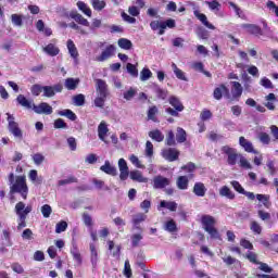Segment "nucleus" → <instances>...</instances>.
I'll list each match as a JSON object with an SVG mask.
<instances>
[{
    "label": "nucleus",
    "instance_id": "obj_1",
    "mask_svg": "<svg viewBox=\"0 0 278 278\" xmlns=\"http://www.w3.org/2000/svg\"><path fill=\"white\" fill-rule=\"evenodd\" d=\"M96 99L93 100V105L103 110L105 108V101L110 97V90L108 89V83L103 79H96Z\"/></svg>",
    "mask_w": 278,
    "mask_h": 278
},
{
    "label": "nucleus",
    "instance_id": "obj_2",
    "mask_svg": "<svg viewBox=\"0 0 278 278\" xmlns=\"http://www.w3.org/2000/svg\"><path fill=\"white\" fill-rule=\"evenodd\" d=\"M9 184L11 192L21 194V197L25 200L27 199V194L29 193V189L27 188V182L25 180V176H17L14 181V173L9 175Z\"/></svg>",
    "mask_w": 278,
    "mask_h": 278
},
{
    "label": "nucleus",
    "instance_id": "obj_3",
    "mask_svg": "<svg viewBox=\"0 0 278 278\" xmlns=\"http://www.w3.org/2000/svg\"><path fill=\"white\" fill-rule=\"evenodd\" d=\"M33 210L34 207L31 206V204H28L27 206H25L24 202H17L15 204V214L18 217V230L25 229V227H27V215L31 214Z\"/></svg>",
    "mask_w": 278,
    "mask_h": 278
},
{
    "label": "nucleus",
    "instance_id": "obj_4",
    "mask_svg": "<svg viewBox=\"0 0 278 278\" xmlns=\"http://www.w3.org/2000/svg\"><path fill=\"white\" fill-rule=\"evenodd\" d=\"M222 153H225V155H227V164L229 166H236L238 160H240L241 155L240 153H238V150L229 147V146H224L222 148Z\"/></svg>",
    "mask_w": 278,
    "mask_h": 278
},
{
    "label": "nucleus",
    "instance_id": "obj_5",
    "mask_svg": "<svg viewBox=\"0 0 278 278\" xmlns=\"http://www.w3.org/2000/svg\"><path fill=\"white\" fill-rule=\"evenodd\" d=\"M8 116V123H9V131L14 136V138H20V140L23 139V130L18 127V123L14 121V116L10 113H7Z\"/></svg>",
    "mask_w": 278,
    "mask_h": 278
},
{
    "label": "nucleus",
    "instance_id": "obj_6",
    "mask_svg": "<svg viewBox=\"0 0 278 278\" xmlns=\"http://www.w3.org/2000/svg\"><path fill=\"white\" fill-rule=\"evenodd\" d=\"M35 114H46L47 116L53 114V108L47 102H41L38 105L33 104Z\"/></svg>",
    "mask_w": 278,
    "mask_h": 278
},
{
    "label": "nucleus",
    "instance_id": "obj_7",
    "mask_svg": "<svg viewBox=\"0 0 278 278\" xmlns=\"http://www.w3.org/2000/svg\"><path fill=\"white\" fill-rule=\"evenodd\" d=\"M62 90H64V87L62 86V84H56L54 86H43L42 97L52 99V97H55V92H62Z\"/></svg>",
    "mask_w": 278,
    "mask_h": 278
},
{
    "label": "nucleus",
    "instance_id": "obj_8",
    "mask_svg": "<svg viewBox=\"0 0 278 278\" xmlns=\"http://www.w3.org/2000/svg\"><path fill=\"white\" fill-rule=\"evenodd\" d=\"M169 184H170V179L166 178L162 175L155 176L153 178V188H154V190H162V189L168 187Z\"/></svg>",
    "mask_w": 278,
    "mask_h": 278
},
{
    "label": "nucleus",
    "instance_id": "obj_9",
    "mask_svg": "<svg viewBox=\"0 0 278 278\" xmlns=\"http://www.w3.org/2000/svg\"><path fill=\"white\" fill-rule=\"evenodd\" d=\"M162 155L167 162H176V160H179V151L175 148L163 150Z\"/></svg>",
    "mask_w": 278,
    "mask_h": 278
},
{
    "label": "nucleus",
    "instance_id": "obj_10",
    "mask_svg": "<svg viewBox=\"0 0 278 278\" xmlns=\"http://www.w3.org/2000/svg\"><path fill=\"white\" fill-rule=\"evenodd\" d=\"M67 50L71 58L74 61L75 66H77V64H79V51H77V47L75 46V42H73V40L71 39L67 40Z\"/></svg>",
    "mask_w": 278,
    "mask_h": 278
},
{
    "label": "nucleus",
    "instance_id": "obj_11",
    "mask_svg": "<svg viewBox=\"0 0 278 278\" xmlns=\"http://www.w3.org/2000/svg\"><path fill=\"white\" fill-rule=\"evenodd\" d=\"M118 168H119V179L122 181H126L129 177V166H127V161L125 159L118 160Z\"/></svg>",
    "mask_w": 278,
    "mask_h": 278
},
{
    "label": "nucleus",
    "instance_id": "obj_12",
    "mask_svg": "<svg viewBox=\"0 0 278 278\" xmlns=\"http://www.w3.org/2000/svg\"><path fill=\"white\" fill-rule=\"evenodd\" d=\"M115 51H116V47H114L113 45H110L109 47L105 48L104 51H102L101 55L96 58L97 62H105V60H110V58L114 55Z\"/></svg>",
    "mask_w": 278,
    "mask_h": 278
},
{
    "label": "nucleus",
    "instance_id": "obj_13",
    "mask_svg": "<svg viewBox=\"0 0 278 278\" xmlns=\"http://www.w3.org/2000/svg\"><path fill=\"white\" fill-rule=\"evenodd\" d=\"M239 144L247 153H254V155H257V153H260L255 150V148H253V142L249 141V139L244 137L239 138Z\"/></svg>",
    "mask_w": 278,
    "mask_h": 278
},
{
    "label": "nucleus",
    "instance_id": "obj_14",
    "mask_svg": "<svg viewBox=\"0 0 278 278\" xmlns=\"http://www.w3.org/2000/svg\"><path fill=\"white\" fill-rule=\"evenodd\" d=\"M100 170L105 173V175H111V177H116V175H118V169H116V166L112 165L110 161H105L104 164L100 167Z\"/></svg>",
    "mask_w": 278,
    "mask_h": 278
},
{
    "label": "nucleus",
    "instance_id": "obj_15",
    "mask_svg": "<svg viewBox=\"0 0 278 278\" xmlns=\"http://www.w3.org/2000/svg\"><path fill=\"white\" fill-rule=\"evenodd\" d=\"M231 94H232V99H236L237 101L240 100V97H242V85L239 81H231Z\"/></svg>",
    "mask_w": 278,
    "mask_h": 278
},
{
    "label": "nucleus",
    "instance_id": "obj_16",
    "mask_svg": "<svg viewBox=\"0 0 278 278\" xmlns=\"http://www.w3.org/2000/svg\"><path fill=\"white\" fill-rule=\"evenodd\" d=\"M201 224L203 225V229L205 231L206 229H210L216 225V219L212 215H202Z\"/></svg>",
    "mask_w": 278,
    "mask_h": 278
},
{
    "label": "nucleus",
    "instance_id": "obj_17",
    "mask_svg": "<svg viewBox=\"0 0 278 278\" xmlns=\"http://www.w3.org/2000/svg\"><path fill=\"white\" fill-rule=\"evenodd\" d=\"M128 175L132 181H138V184H147L149 181V178L142 176V172L138 169L131 170Z\"/></svg>",
    "mask_w": 278,
    "mask_h": 278
},
{
    "label": "nucleus",
    "instance_id": "obj_18",
    "mask_svg": "<svg viewBox=\"0 0 278 278\" xmlns=\"http://www.w3.org/2000/svg\"><path fill=\"white\" fill-rule=\"evenodd\" d=\"M242 28L247 29L248 34H252L253 36H262L264 34L262 28L254 24H243Z\"/></svg>",
    "mask_w": 278,
    "mask_h": 278
},
{
    "label": "nucleus",
    "instance_id": "obj_19",
    "mask_svg": "<svg viewBox=\"0 0 278 278\" xmlns=\"http://www.w3.org/2000/svg\"><path fill=\"white\" fill-rule=\"evenodd\" d=\"M193 14L198 21L202 22V24L207 27V29H216V27L207 21V16L205 14L199 12V10L193 11Z\"/></svg>",
    "mask_w": 278,
    "mask_h": 278
},
{
    "label": "nucleus",
    "instance_id": "obj_20",
    "mask_svg": "<svg viewBox=\"0 0 278 278\" xmlns=\"http://www.w3.org/2000/svg\"><path fill=\"white\" fill-rule=\"evenodd\" d=\"M223 94H229V88H227V86L220 85L214 89L213 97L216 101H220L223 99Z\"/></svg>",
    "mask_w": 278,
    "mask_h": 278
},
{
    "label": "nucleus",
    "instance_id": "obj_21",
    "mask_svg": "<svg viewBox=\"0 0 278 278\" xmlns=\"http://www.w3.org/2000/svg\"><path fill=\"white\" fill-rule=\"evenodd\" d=\"M16 101L22 108H26V110H34V101L28 100L25 96L18 94Z\"/></svg>",
    "mask_w": 278,
    "mask_h": 278
},
{
    "label": "nucleus",
    "instance_id": "obj_22",
    "mask_svg": "<svg viewBox=\"0 0 278 278\" xmlns=\"http://www.w3.org/2000/svg\"><path fill=\"white\" fill-rule=\"evenodd\" d=\"M144 220H147V215L144 213H137L132 215L131 223L134 229H140V224L144 223Z\"/></svg>",
    "mask_w": 278,
    "mask_h": 278
},
{
    "label": "nucleus",
    "instance_id": "obj_23",
    "mask_svg": "<svg viewBox=\"0 0 278 278\" xmlns=\"http://www.w3.org/2000/svg\"><path fill=\"white\" fill-rule=\"evenodd\" d=\"M207 192V188L205 187V184L203 182H195L193 186V194L195 197H205Z\"/></svg>",
    "mask_w": 278,
    "mask_h": 278
},
{
    "label": "nucleus",
    "instance_id": "obj_24",
    "mask_svg": "<svg viewBox=\"0 0 278 278\" xmlns=\"http://www.w3.org/2000/svg\"><path fill=\"white\" fill-rule=\"evenodd\" d=\"M108 131H110V129L108 128V124L105 122H101L98 126V136L102 140V142L108 143V141L105 140Z\"/></svg>",
    "mask_w": 278,
    "mask_h": 278
},
{
    "label": "nucleus",
    "instance_id": "obj_25",
    "mask_svg": "<svg viewBox=\"0 0 278 278\" xmlns=\"http://www.w3.org/2000/svg\"><path fill=\"white\" fill-rule=\"evenodd\" d=\"M169 105H172V108H174V110H177V112H184L185 106L184 103H181V101L179 100V98L172 96L169 97Z\"/></svg>",
    "mask_w": 278,
    "mask_h": 278
},
{
    "label": "nucleus",
    "instance_id": "obj_26",
    "mask_svg": "<svg viewBox=\"0 0 278 278\" xmlns=\"http://www.w3.org/2000/svg\"><path fill=\"white\" fill-rule=\"evenodd\" d=\"M148 136L155 142H164V134L160 129L149 131Z\"/></svg>",
    "mask_w": 278,
    "mask_h": 278
},
{
    "label": "nucleus",
    "instance_id": "obj_27",
    "mask_svg": "<svg viewBox=\"0 0 278 278\" xmlns=\"http://www.w3.org/2000/svg\"><path fill=\"white\" fill-rule=\"evenodd\" d=\"M189 184L190 180L188 179V176H179L176 180L178 190H188Z\"/></svg>",
    "mask_w": 278,
    "mask_h": 278
},
{
    "label": "nucleus",
    "instance_id": "obj_28",
    "mask_svg": "<svg viewBox=\"0 0 278 278\" xmlns=\"http://www.w3.org/2000/svg\"><path fill=\"white\" fill-rule=\"evenodd\" d=\"M43 53H47V55H51L52 58H55V55H59L60 48H58L53 43H49L47 47H43L42 49Z\"/></svg>",
    "mask_w": 278,
    "mask_h": 278
},
{
    "label": "nucleus",
    "instance_id": "obj_29",
    "mask_svg": "<svg viewBox=\"0 0 278 278\" xmlns=\"http://www.w3.org/2000/svg\"><path fill=\"white\" fill-rule=\"evenodd\" d=\"M219 197H225L226 199L233 201V199H236V193H233L229 187L223 186L219 189Z\"/></svg>",
    "mask_w": 278,
    "mask_h": 278
},
{
    "label": "nucleus",
    "instance_id": "obj_30",
    "mask_svg": "<svg viewBox=\"0 0 278 278\" xmlns=\"http://www.w3.org/2000/svg\"><path fill=\"white\" fill-rule=\"evenodd\" d=\"M117 45L119 49H124L125 51H129L134 48V43L127 38L118 39Z\"/></svg>",
    "mask_w": 278,
    "mask_h": 278
},
{
    "label": "nucleus",
    "instance_id": "obj_31",
    "mask_svg": "<svg viewBox=\"0 0 278 278\" xmlns=\"http://www.w3.org/2000/svg\"><path fill=\"white\" fill-rule=\"evenodd\" d=\"M59 116H65L68 121H77V115L71 109H64L58 112Z\"/></svg>",
    "mask_w": 278,
    "mask_h": 278
},
{
    "label": "nucleus",
    "instance_id": "obj_32",
    "mask_svg": "<svg viewBox=\"0 0 278 278\" xmlns=\"http://www.w3.org/2000/svg\"><path fill=\"white\" fill-rule=\"evenodd\" d=\"M187 140H188V135L186 134L185 129L181 127H178L176 132V141L179 144H184V142H186Z\"/></svg>",
    "mask_w": 278,
    "mask_h": 278
},
{
    "label": "nucleus",
    "instance_id": "obj_33",
    "mask_svg": "<svg viewBox=\"0 0 278 278\" xmlns=\"http://www.w3.org/2000/svg\"><path fill=\"white\" fill-rule=\"evenodd\" d=\"M265 100L267 101V103H265V108H267V110H275V101H277V97L275 96V93H269L265 97Z\"/></svg>",
    "mask_w": 278,
    "mask_h": 278
},
{
    "label": "nucleus",
    "instance_id": "obj_34",
    "mask_svg": "<svg viewBox=\"0 0 278 278\" xmlns=\"http://www.w3.org/2000/svg\"><path fill=\"white\" fill-rule=\"evenodd\" d=\"M172 68L174 72V75H176L177 79H180L181 81H188V78L186 77V73L181 71L179 67H177V64L173 63Z\"/></svg>",
    "mask_w": 278,
    "mask_h": 278
},
{
    "label": "nucleus",
    "instance_id": "obj_35",
    "mask_svg": "<svg viewBox=\"0 0 278 278\" xmlns=\"http://www.w3.org/2000/svg\"><path fill=\"white\" fill-rule=\"evenodd\" d=\"M160 207H166V210H169V212H177L178 204L175 201H161Z\"/></svg>",
    "mask_w": 278,
    "mask_h": 278
},
{
    "label": "nucleus",
    "instance_id": "obj_36",
    "mask_svg": "<svg viewBox=\"0 0 278 278\" xmlns=\"http://www.w3.org/2000/svg\"><path fill=\"white\" fill-rule=\"evenodd\" d=\"M90 3L96 12H101L102 10H105L106 3L104 0H90Z\"/></svg>",
    "mask_w": 278,
    "mask_h": 278
},
{
    "label": "nucleus",
    "instance_id": "obj_37",
    "mask_svg": "<svg viewBox=\"0 0 278 278\" xmlns=\"http://www.w3.org/2000/svg\"><path fill=\"white\" fill-rule=\"evenodd\" d=\"M71 254L75 262L78 264V266H81V253H79V249L74 244L73 248L71 249Z\"/></svg>",
    "mask_w": 278,
    "mask_h": 278
},
{
    "label": "nucleus",
    "instance_id": "obj_38",
    "mask_svg": "<svg viewBox=\"0 0 278 278\" xmlns=\"http://www.w3.org/2000/svg\"><path fill=\"white\" fill-rule=\"evenodd\" d=\"M77 8L80 10V12L85 13L86 16H89V18L92 16V10L88 8V4L84 1L77 2Z\"/></svg>",
    "mask_w": 278,
    "mask_h": 278
},
{
    "label": "nucleus",
    "instance_id": "obj_39",
    "mask_svg": "<svg viewBox=\"0 0 278 278\" xmlns=\"http://www.w3.org/2000/svg\"><path fill=\"white\" fill-rule=\"evenodd\" d=\"M256 199H257V201L263 203L264 207H266L267 210L270 208V195L258 193V194H256Z\"/></svg>",
    "mask_w": 278,
    "mask_h": 278
},
{
    "label": "nucleus",
    "instance_id": "obj_40",
    "mask_svg": "<svg viewBox=\"0 0 278 278\" xmlns=\"http://www.w3.org/2000/svg\"><path fill=\"white\" fill-rule=\"evenodd\" d=\"M77 86H79V79H75V78L65 79V88L67 90H75Z\"/></svg>",
    "mask_w": 278,
    "mask_h": 278
},
{
    "label": "nucleus",
    "instance_id": "obj_41",
    "mask_svg": "<svg viewBox=\"0 0 278 278\" xmlns=\"http://www.w3.org/2000/svg\"><path fill=\"white\" fill-rule=\"evenodd\" d=\"M73 104L76 105V108H81V105L86 104V96L83 93L74 96Z\"/></svg>",
    "mask_w": 278,
    "mask_h": 278
},
{
    "label": "nucleus",
    "instance_id": "obj_42",
    "mask_svg": "<svg viewBox=\"0 0 278 278\" xmlns=\"http://www.w3.org/2000/svg\"><path fill=\"white\" fill-rule=\"evenodd\" d=\"M90 252H91V264L93 267L97 266V262H99V254L97 253V248L94 247V243H90Z\"/></svg>",
    "mask_w": 278,
    "mask_h": 278
},
{
    "label": "nucleus",
    "instance_id": "obj_43",
    "mask_svg": "<svg viewBox=\"0 0 278 278\" xmlns=\"http://www.w3.org/2000/svg\"><path fill=\"white\" fill-rule=\"evenodd\" d=\"M72 18H74V21H76V23H79V25H84L85 27L90 26V22H88V20H86V17H84V15H81L79 13L72 15Z\"/></svg>",
    "mask_w": 278,
    "mask_h": 278
},
{
    "label": "nucleus",
    "instance_id": "obj_44",
    "mask_svg": "<svg viewBox=\"0 0 278 278\" xmlns=\"http://www.w3.org/2000/svg\"><path fill=\"white\" fill-rule=\"evenodd\" d=\"M195 34L200 40H207L210 38V31L203 27H198Z\"/></svg>",
    "mask_w": 278,
    "mask_h": 278
},
{
    "label": "nucleus",
    "instance_id": "obj_45",
    "mask_svg": "<svg viewBox=\"0 0 278 278\" xmlns=\"http://www.w3.org/2000/svg\"><path fill=\"white\" fill-rule=\"evenodd\" d=\"M239 166L241 168H245L247 170H251L253 168V165H251L249 160H247V157H244V155H242V154L239 157Z\"/></svg>",
    "mask_w": 278,
    "mask_h": 278
},
{
    "label": "nucleus",
    "instance_id": "obj_46",
    "mask_svg": "<svg viewBox=\"0 0 278 278\" xmlns=\"http://www.w3.org/2000/svg\"><path fill=\"white\" fill-rule=\"evenodd\" d=\"M151 77H153V73L151 72V70L144 67L140 73V80L149 81V79H151Z\"/></svg>",
    "mask_w": 278,
    "mask_h": 278
},
{
    "label": "nucleus",
    "instance_id": "obj_47",
    "mask_svg": "<svg viewBox=\"0 0 278 278\" xmlns=\"http://www.w3.org/2000/svg\"><path fill=\"white\" fill-rule=\"evenodd\" d=\"M92 184L96 186L97 190H105V191L110 190V187L108 185H105V181H103V180H99V179L94 178L92 180Z\"/></svg>",
    "mask_w": 278,
    "mask_h": 278
},
{
    "label": "nucleus",
    "instance_id": "obj_48",
    "mask_svg": "<svg viewBox=\"0 0 278 278\" xmlns=\"http://www.w3.org/2000/svg\"><path fill=\"white\" fill-rule=\"evenodd\" d=\"M206 233L210 235L211 238H213L214 240H220V233L218 232V229H216V227H211V228H206Z\"/></svg>",
    "mask_w": 278,
    "mask_h": 278
},
{
    "label": "nucleus",
    "instance_id": "obj_49",
    "mask_svg": "<svg viewBox=\"0 0 278 278\" xmlns=\"http://www.w3.org/2000/svg\"><path fill=\"white\" fill-rule=\"evenodd\" d=\"M250 229L253 231V233H256V236H260L262 233V225L257 223L256 220L251 222Z\"/></svg>",
    "mask_w": 278,
    "mask_h": 278
},
{
    "label": "nucleus",
    "instance_id": "obj_50",
    "mask_svg": "<svg viewBox=\"0 0 278 278\" xmlns=\"http://www.w3.org/2000/svg\"><path fill=\"white\" fill-rule=\"evenodd\" d=\"M165 142H166L167 147H175V144H177V141H175V132H173V130H169L167 132Z\"/></svg>",
    "mask_w": 278,
    "mask_h": 278
},
{
    "label": "nucleus",
    "instance_id": "obj_51",
    "mask_svg": "<svg viewBox=\"0 0 278 278\" xmlns=\"http://www.w3.org/2000/svg\"><path fill=\"white\" fill-rule=\"evenodd\" d=\"M156 114L157 106H151L148 111V121H153V123H157V117H155Z\"/></svg>",
    "mask_w": 278,
    "mask_h": 278
},
{
    "label": "nucleus",
    "instance_id": "obj_52",
    "mask_svg": "<svg viewBox=\"0 0 278 278\" xmlns=\"http://www.w3.org/2000/svg\"><path fill=\"white\" fill-rule=\"evenodd\" d=\"M136 94H138V90L130 87L126 92H124V99L126 101H131Z\"/></svg>",
    "mask_w": 278,
    "mask_h": 278
},
{
    "label": "nucleus",
    "instance_id": "obj_53",
    "mask_svg": "<svg viewBox=\"0 0 278 278\" xmlns=\"http://www.w3.org/2000/svg\"><path fill=\"white\" fill-rule=\"evenodd\" d=\"M31 160L36 166H40L45 162V155L42 153H35L31 155Z\"/></svg>",
    "mask_w": 278,
    "mask_h": 278
},
{
    "label": "nucleus",
    "instance_id": "obj_54",
    "mask_svg": "<svg viewBox=\"0 0 278 278\" xmlns=\"http://www.w3.org/2000/svg\"><path fill=\"white\" fill-rule=\"evenodd\" d=\"M175 27H176V23H175V20H173V18H168L165 22H161V28L162 29H166V28L175 29Z\"/></svg>",
    "mask_w": 278,
    "mask_h": 278
},
{
    "label": "nucleus",
    "instance_id": "obj_55",
    "mask_svg": "<svg viewBox=\"0 0 278 278\" xmlns=\"http://www.w3.org/2000/svg\"><path fill=\"white\" fill-rule=\"evenodd\" d=\"M43 88L45 86H41V85H33L31 88H30V91H31V94L34 97H40V93L43 92Z\"/></svg>",
    "mask_w": 278,
    "mask_h": 278
},
{
    "label": "nucleus",
    "instance_id": "obj_56",
    "mask_svg": "<svg viewBox=\"0 0 278 278\" xmlns=\"http://www.w3.org/2000/svg\"><path fill=\"white\" fill-rule=\"evenodd\" d=\"M11 22L13 23V25H15V27H22L23 26V16H21L18 14H12Z\"/></svg>",
    "mask_w": 278,
    "mask_h": 278
},
{
    "label": "nucleus",
    "instance_id": "obj_57",
    "mask_svg": "<svg viewBox=\"0 0 278 278\" xmlns=\"http://www.w3.org/2000/svg\"><path fill=\"white\" fill-rule=\"evenodd\" d=\"M53 212V208H51V205L45 204L41 206V214L43 218H49Z\"/></svg>",
    "mask_w": 278,
    "mask_h": 278
},
{
    "label": "nucleus",
    "instance_id": "obj_58",
    "mask_svg": "<svg viewBox=\"0 0 278 278\" xmlns=\"http://www.w3.org/2000/svg\"><path fill=\"white\" fill-rule=\"evenodd\" d=\"M165 231H169V233H175V231H177V224H175V220L170 219L165 224Z\"/></svg>",
    "mask_w": 278,
    "mask_h": 278
},
{
    "label": "nucleus",
    "instance_id": "obj_59",
    "mask_svg": "<svg viewBox=\"0 0 278 278\" xmlns=\"http://www.w3.org/2000/svg\"><path fill=\"white\" fill-rule=\"evenodd\" d=\"M127 73L131 75V77H138V67L131 63H127L126 65Z\"/></svg>",
    "mask_w": 278,
    "mask_h": 278
},
{
    "label": "nucleus",
    "instance_id": "obj_60",
    "mask_svg": "<svg viewBox=\"0 0 278 278\" xmlns=\"http://www.w3.org/2000/svg\"><path fill=\"white\" fill-rule=\"evenodd\" d=\"M129 161L131 162V164L134 166H136V168H144V165H142V163L140 162V159H138V156H136V154H131L129 156Z\"/></svg>",
    "mask_w": 278,
    "mask_h": 278
},
{
    "label": "nucleus",
    "instance_id": "obj_61",
    "mask_svg": "<svg viewBox=\"0 0 278 278\" xmlns=\"http://www.w3.org/2000/svg\"><path fill=\"white\" fill-rule=\"evenodd\" d=\"M245 257L249 260V262H251V264H256L258 266V264L261 263L260 261H257V254L255 252L249 251Z\"/></svg>",
    "mask_w": 278,
    "mask_h": 278
},
{
    "label": "nucleus",
    "instance_id": "obj_62",
    "mask_svg": "<svg viewBox=\"0 0 278 278\" xmlns=\"http://www.w3.org/2000/svg\"><path fill=\"white\" fill-rule=\"evenodd\" d=\"M68 184H77V178L75 176H70L66 179L59 180V186H68Z\"/></svg>",
    "mask_w": 278,
    "mask_h": 278
},
{
    "label": "nucleus",
    "instance_id": "obj_63",
    "mask_svg": "<svg viewBox=\"0 0 278 278\" xmlns=\"http://www.w3.org/2000/svg\"><path fill=\"white\" fill-rule=\"evenodd\" d=\"M68 228V224L66 222H60L55 226V233H62L65 229Z\"/></svg>",
    "mask_w": 278,
    "mask_h": 278
},
{
    "label": "nucleus",
    "instance_id": "obj_64",
    "mask_svg": "<svg viewBox=\"0 0 278 278\" xmlns=\"http://www.w3.org/2000/svg\"><path fill=\"white\" fill-rule=\"evenodd\" d=\"M142 235L140 233H135L131 236V244L132 247H139L140 245V240H142Z\"/></svg>",
    "mask_w": 278,
    "mask_h": 278
}]
</instances>
